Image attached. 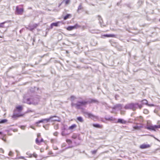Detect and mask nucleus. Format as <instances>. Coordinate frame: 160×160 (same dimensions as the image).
<instances>
[{
    "mask_svg": "<svg viewBox=\"0 0 160 160\" xmlns=\"http://www.w3.org/2000/svg\"><path fill=\"white\" fill-rule=\"evenodd\" d=\"M88 103V101L85 100L81 101H78L75 104V107L78 109H80L82 106H86Z\"/></svg>",
    "mask_w": 160,
    "mask_h": 160,
    "instance_id": "f257e3e1",
    "label": "nucleus"
},
{
    "mask_svg": "<svg viewBox=\"0 0 160 160\" xmlns=\"http://www.w3.org/2000/svg\"><path fill=\"white\" fill-rule=\"evenodd\" d=\"M137 108L136 103H129L127 104L125 106V108L126 109H132L133 111L135 110Z\"/></svg>",
    "mask_w": 160,
    "mask_h": 160,
    "instance_id": "f03ea898",
    "label": "nucleus"
},
{
    "mask_svg": "<svg viewBox=\"0 0 160 160\" xmlns=\"http://www.w3.org/2000/svg\"><path fill=\"white\" fill-rule=\"evenodd\" d=\"M24 12V9L23 8H19L17 6L16 7V13L18 15H22Z\"/></svg>",
    "mask_w": 160,
    "mask_h": 160,
    "instance_id": "7ed1b4c3",
    "label": "nucleus"
},
{
    "mask_svg": "<svg viewBox=\"0 0 160 160\" xmlns=\"http://www.w3.org/2000/svg\"><path fill=\"white\" fill-rule=\"evenodd\" d=\"M43 142V139L41 137H37L35 140V142L36 144L39 145H41V142Z\"/></svg>",
    "mask_w": 160,
    "mask_h": 160,
    "instance_id": "20e7f679",
    "label": "nucleus"
},
{
    "mask_svg": "<svg viewBox=\"0 0 160 160\" xmlns=\"http://www.w3.org/2000/svg\"><path fill=\"white\" fill-rule=\"evenodd\" d=\"M151 146L149 144H142L140 146V148L141 149H144L149 148Z\"/></svg>",
    "mask_w": 160,
    "mask_h": 160,
    "instance_id": "39448f33",
    "label": "nucleus"
},
{
    "mask_svg": "<svg viewBox=\"0 0 160 160\" xmlns=\"http://www.w3.org/2000/svg\"><path fill=\"white\" fill-rule=\"evenodd\" d=\"M84 113L87 115L88 117L91 119H93L94 118H96L97 117L94 115L92 114L91 113H90L88 112H85Z\"/></svg>",
    "mask_w": 160,
    "mask_h": 160,
    "instance_id": "423d86ee",
    "label": "nucleus"
},
{
    "mask_svg": "<svg viewBox=\"0 0 160 160\" xmlns=\"http://www.w3.org/2000/svg\"><path fill=\"white\" fill-rule=\"evenodd\" d=\"M61 22L60 21H58L57 22H53L51 23L50 25V28L51 29H52L54 26L58 27L59 26L58 24Z\"/></svg>",
    "mask_w": 160,
    "mask_h": 160,
    "instance_id": "0eeeda50",
    "label": "nucleus"
},
{
    "mask_svg": "<svg viewBox=\"0 0 160 160\" xmlns=\"http://www.w3.org/2000/svg\"><path fill=\"white\" fill-rule=\"evenodd\" d=\"M135 121H138L140 122H143V119L142 117L140 116L136 117L134 119Z\"/></svg>",
    "mask_w": 160,
    "mask_h": 160,
    "instance_id": "6e6552de",
    "label": "nucleus"
},
{
    "mask_svg": "<svg viewBox=\"0 0 160 160\" xmlns=\"http://www.w3.org/2000/svg\"><path fill=\"white\" fill-rule=\"evenodd\" d=\"M145 128L146 129L149 130H153V131L156 130L155 125L150 126H149L146 127Z\"/></svg>",
    "mask_w": 160,
    "mask_h": 160,
    "instance_id": "1a4fd4ad",
    "label": "nucleus"
},
{
    "mask_svg": "<svg viewBox=\"0 0 160 160\" xmlns=\"http://www.w3.org/2000/svg\"><path fill=\"white\" fill-rule=\"evenodd\" d=\"M77 126L76 124H73L68 128V129L71 131H72L76 128Z\"/></svg>",
    "mask_w": 160,
    "mask_h": 160,
    "instance_id": "9d476101",
    "label": "nucleus"
},
{
    "mask_svg": "<svg viewBox=\"0 0 160 160\" xmlns=\"http://www.w3.org/2000/svg\"><path fill=\"white\" fill-rule=\"evenodd\" d=\"M142 128V126H138V125H137L135 126H133V128L134 130H140Z\"/></svg>",
    "mask_w": 160,
    "mask_h": 160,
    "instance_id": "9b49d317",
    "label": "nucleus"
},
{
    "mask_svg": "<svg viewBox=\"0 0 160 160\" xmlns=\"http://www.w3.org/2000/svg\"><path fill=\"white\" fill-rule=\"evenodd\" d=\"M92 126L96 128L101 129L103 128V125L98 124H93Z\"/></svg>",
    "mask_w": 160,
    "mask_h": 160,
    "instance_id": "f8f14e48",
    "label": "nucleus"
},
{
    "mask_svg": "<svg viewBox=\"0 0 160 160\" xmlns=\"http://www.w3.org/2000/svg\"><path fill=\"white\" fill-rule=\"evenodd\" d=\"M117 122L122 124H126V121L123 119L119 118L118 119Z\"/></svg>",
    "mask_w": 160,
    "mask_h": 160,
    "instance_id": "ddd939ff",
    "label": "nucleus"
},
{
    "mask_svg": "<svg viewBox=\"0 0 160 160\" xmlns=\"http://www.w3.org/2000/svg\"><path fill=\"white\" fill-rule=\"evenodd\" d=\"M23 116V114H17L16 113H14L12 116V118H15L17 117H21Z\"/></svg>",
    "mask_w": 160,
    "mask_h": 160,
    "instance_id": "4468645a",
    "label": "nucleus"
},
{
    "mask_svg": "<svg viewBox=\"0 0 160 160\" xmlns=\"http://www.w3.org/2000/svg\"><path fill=\"white\" fill-rule=\"evenodd\" d=\"M83 9V8L82 6V5L81 4H80L79 6H78V9H77V12L79 13H80V11L81 10H82Z\"/></svg>",
    "mask_w": 160,
    "mask_h": 160,
    "instance_id": "2eb2a0df",
    "label": "nucleus"
},
{
    "mask_svg": "<svg viewBox=\"0 0 160 160\" xmlns=\"http://www.w3.org/2000/svg\"><path fill=\"white\" fill-rule=\"evenodd\" d=\"M103 36L107 37H112L114 38L115 37V35L114 34H104L103 35Z\"/></svg>",
    "mask_w": 160,
    "mask_h": 160,
    "instance_id": "dca6fc26",
    "label": "nucleus"
},
{
    "mask_svg": "<svg viewBox=\"0 0 160 160\" xmlns=\"http://www.w3.org/2000/svg\"><path fill=\"white\" fill-rule=\"evenodd\" d=\"M16 109L18 112H21L23 109V108L22 106H19L16 107Z\"/></svg>",
    "mask_w": 160,
    "mask_h": 160,
    "instance_id": "f3484780",
    "label": "nucleus"
},
{
    "mask_svg": "<svg viewBox=\"0 0 160 160\" xmlns=\"http://www.w3.org/2000/svg\"><path fill=\"white\" fill-rule=\"evenodd\" d=\"M71 14H68L64 17L63 19L64 20H66L68 18H71Z\"/></svg>",
    "mask_w": 160,
    "mask_h": 160,
    "instance_id": "a211bd4d",
    "label": "nucleus"
},
{
    "mask_svg": "<svg viewBox=\"0 0 160 160\" xmlns=\"http://www.w3.org/2000/svg\"><path fill=\"white\" fill-rule=\"evenodd\" d=\"M98 101L96 99H90V101L88 102V103H98Z\"/></svg>",
    "mask_w": 160,
    "mask_h": 160,
    "instance_id": "6ab92c4d",
    "label": "nucleus"
},
{
    "mask_svg": "<svg viewBox=\"0 0 160 160\" xmlns=\"http://www.w3.org/2000/svg\"><path fill=\"white\" fill-rule=\"evenodd\" d=\"M66 29L69 31H72L74 29L73 26H69L66 28Z\"/></svg>",
    "mask_w": 160,
    "mask_h": 160,
    "instance_id": "aec40b11",
    "label": "nucleus"
},
{
    "mask_svg": "<svg viewBox=\"0 0 160 160\" xmlns=\"http://www.w3.org/2000/svg\"><path fill=\"white\" fill-rule=\"evenodd\" d=\"M77 120L79 122H82L83 121V118L81 117H78L77 118Z\"/></svg>",
    "mask_w": 160,
    "mask_h": 160,
    "instance_id": "412c9836",
    "label": "nucleus"
},
{
    "mask_svg": "<svg viewBox=\"0 0 160 160\" xmlns=\"http://www.w3.org/2000/svg\"><path fill=\"white\" fill-rule=\"evenodd\" d=\"M48 121V120L47 119H42V120H41L40 121H38L37 122H36V123L38 124L40 123L43 122L44 121Z\"/></svg>",
    "mask_w": 160,
    "mask_h": 160,
    "instance_id": "4be33fe9",
    "label": "nucleus"
},
{
    "mask_svg": "<svg viewBox=\"0 0 160 160\" xmlns=\"http://www.w3.org/2000/svg\"><path fill=\"white\" fill-rule=\"evenodd\" d=\"M77 137L78 135L77 134L75 133H73L72 136V138L74 139L77 138Z\"/></svg>",
    "mask_w": 160,
    "mask_h": 160,
    "instance_id": "5701e85b",
    "label": "nucleus"
},
{
    "mask_svg": "<svg viewBox=\"0 0 160 160\" xmlns=\"http://www.w3.org/2000/svg\"><path fill=\"white\" fill-rule=\"evenodd\" d=\"M74 29H77L78 28L81 27V26L78 25L77 24H75L74 26H73Z\"/></svg>",
    "mask_w": 160,
    "mask_h": 160,
    "instance_id": "b1692460",
    "label": "nucleus"
},
{
    "mask_svg": "<svg viewBox=\"0 0 160 160\" xmlns=\"http://www.w3.org/2000/svg\"><path fill=\"white\" fill-rule=\"evenodd\" d=\"M27 155L28 156V157L29 158H32V154L30 153L29 152H28L26 153Z\"/></svg>",
    "mask_w": 160,
    "mask_h": 160,
    "instance_id": "393cba45",
    "label": "nucleus"
},
{
    "mask_svg": "<svg viewBox=\"0 0 160 160\" xmlns=\"http://www.w3.org/2000/svg\"><path fill=\"white\" fill-rule=\"evenodd\" d=\"M32 157H34L35 158H37L38 157V155L35 152H34L32 154Z\"/></svg>",
    "mask_w": 160,
    "mask_h": 160,
    "instance_id": "a878e982",
    "label": "nucleus"
},
{
    "mask_svg": "<svg viewBox=\"0 0 160 160\" xmlns=\"http://www.w3.org/2000/svg\"><path fill=\"white\" fill-rule=\"evenodd\" d=\"M8 120L6 119H3L0 121V123H2L6 122Z\"/></svg>",
    "mask_w": 160,
    "mask_h": 160,
    "instance_id": "bb28decb",
    "label": "nucleus"
},
{
    "mask_svg": "<svg viewBox=\"0 0 160 160\" xmlns=\"http://www.w3.org/2000/svg\"><path fill=\"white\" fill-rule=\"evenodd\" d=\"M143 113L145 114H148L149 113V111L147 109H144L143 111Z\"/></svg>",
    "mask_w": 160,
    "mask_h": 160,
    "instance_id": "cd10ccee",
    "label": "nucleus"
},
{
    "mask_svg": "<svg viewBox=\"0 0 160 160\" xmlns=\"http://www.w3.org/2000/svg\"><path fill=\"white\" fill-rule=\"evenodd\" d=\"M38 26V25L37 24H35L33 26V28H31L29 29V30L31 31H32L33 29L34 28H35Z\"/></svg>",
    "mask_w": 160,
    "mask_h": 160,
    "instance_id": "c85d7f7f",
    "label": "nucleus"
},
{
    "mask_svg": "<svg viewBox=\"0 0 160 160\" xmlns=\"http://www.w3.org/2000/svg\"><path fill=\"white\" fill-rule=\"evenodd\" d=\"M66 142L67 143H68V144H71L72 143V141L69 139H67L66 140Z\"/></svg>",
    "mask_w": 160,
    "mask_h": 160,
    "instance_id": "c756f323",
    "label": "nucleus"
},
{
    "mask_svg": "<svg viewBox=\"0 0 160 160\" xmlns=\"http://www.w3.org/2000/svg\"><path fill=\"white\" fill-rule=\"evenodd\" d=\"M136 106H138L139 108L140 109H141V108H142V105L141 104H139L138 103H136Z\"/></svg>",
    "mask_w": 160,
    "mask_h": 160,
    "instance_id": "7c9ffc66",
    "label": "nucleus"
},
{
    "mask_svg": "<svg viewBox=\"0 0 160 160\" xmlns=\"http://www.w3.org/2000/svg\"><path fill=\"white\" fill-rule=\"evenodd\" d=\"M142 102H143L144 104H147L148 103V101L146 100H143L142 101Z\"/></svg>",
    "mask_w": 160,
    "mask_h": 160,
    "instance_id": "2f4dec72",
    "label": "nucleus"
},
{
    "mask_svg": "<svg viewBox=\"0 0 160 160\" xmlns=\"http://www.w3.org/2000/svg\"><path fill=\"white\" fill-rule=\"evenodd\" d=\"M8 155L10 156H13V153L11 151L9 152L8 153Z\"/></svg>",
    "mask_w": 160,
    "mask_h": 160,
    "instance_id": "473e14b6",
    "label": "nucleus"
},
{
    "mask_svg": "<svg viewBox=\"0 0 160 160\" xmlns=\"http://www.w3.org/2000/svg\"><path fill=\"white\" fill-rule=\"evenodd\" d=\"M65 1V3L66 5L68 4L70 2V0H64Z\"/></svg>",
    "mask_w": 160,
    "mask_h": 160,
    "instance_id": "72a5a7b5",
    "label": "nucleus"
},
{
    "mask_svg": "<svg viewBox=\"0 0 160 160\" xmlns=\"http://www.w3.org/2000/svg\"><path fill=\"white\" fill-rule=\"evenodd\" d=\"M70 98L72 100H73L75 98V97L74 96H72L70 97Z\"/></svg>",
    "mask_w": 160,
    "mask_h": 160,
    "instance_id": "f704fd0d",
    "label": "nucleus"
},
{
    "mask_svg": "<svg viewBox=\"0 0 160 160\" xmlns=\"http://www.w3.org/2000/svg\"><path fill=\"white\" fill-rule=\"evenodd\" d=\"M97 150H94L92 151V154H95L97 152Z\"/></svg>",
    "mask_w": 160,
    "mask_h": 160,
    "instance_id": "c9c22d12",
    "label": "nucleus"
},
{
    "mask_svg": "<svg viewBox=\"0 0 160 160\" xmlns=\"http://www.w3.org/2000/svg\"><path fill=\"white\" fill-rule=\"evenodd\" d=\"M25 127L24 126H21L20 127V128L22 130L24 129L25 128Z\"/></svg>",
    "mask_w": 160,
    "mask_h": 160,
    "instance_id": "e433bc0d",
    "label": "nucleus"
},
{
    "mask_svg": "<svg viewBox=\"0 0 160 160\" xmlns=\"http://www.w3.org/2000/svg\"><path fill=\"white\" fill-rule=\"evenodd\" d=\"M58 135V133L57 132H55L53 133V135L55 136H57Z\"/></svg>",
    "mask_w": 160,
    "mask_h": 160,
    "instance_id": "4c0bfd02",
    "label": "nucleus"
},
{
    "mask_svg": "<svg viewBox=\"0 0 160 160\" xmlns=\"http://www.w3.org/2000/svg\"><path fill=\"white\" fill-rule=\"evenodd\" d=\"M5 22H3L0 23V28H3V26L2 25V24H4Z\"/></svg>",
    "mask_w": 160,
    "mask_h": 160,
    "instance_id": "58836bf2",
    "label": "nucleus"
},
{
    "mask_svg": "<svg viewBox=\"0 0 160 160\" xmlns=\"http://www.w3.org/2000/svg\"><path fill=\"white\" fill-rule=\"evenodd\" d=\"M156 129L160 128V125H155Z\"/></svg>",
    "mask_w": 160,
    "mask_h": 160,
    "instance_id": "ea45409f",
    "label": "nucleus"
},
{
    "mask_svg": "<svg viewBox=\"0 0 160 160\" xmlns=\"http://www.w3.org/2000/svg\"><path fill=\"white\" fill-rule=\"evenodd\" d=\"M0 152L3 153H4V151L3 149L0 148Z\"/></svg>",
    "mask_w": 160,
    "mask_h": 160,
    "instance_id": "a19ab883",
    "label": "nucleus"
},
{
    "mask_svg": "<svg viewBox=\"0 0 160 160\" xmlns=\"http://www.w3.org/2000/svg\"><path fill=\"white\" fill-rule=\"evenodd\" d=\"M53 154V152H52L50 151H49L48 152V155H52V154Z\"/></svg>",
    "mask_w": 160,
    "mask_h": 160,
    "instance_id": "79ce46f5",
    "label": "nucleus"
},
{
    "mask_svg": "<svg viewBox=\"0 0 160 160\" xmlns=\"http://www.w3.org/2000/svg\"><path fill=\"white\" fill-rule=\"evenodd\" d=\"M40 151L41 152H43L44 151V149L43 148H42L40 149Z\"/></svg>",
    "mask_w": 160,
    "mask_h": 160,
    "instance_id": "37998d69",
    "label": "nucleus"
},
{
    "mask_svg": "<svg viewBox=\"0 0 160 160\" xmlns=\"http://www.w3.org/2000/svg\"><path fill=\"white\" fill-rule=\"evenodd\" d=\"M55 140L53 139H52L51 140V142L52 143H53L54 142Z\"/></svg>",
    "mask_w": 160,
    "mask_h": 160,
    "instance_id": "c03bdc74",
    "label": "nucleus"
},
{
    "mask_svg": "<svg viewBox=\"0 0 160 160\" xmlns=\"http://www.w3.org/2000/svg\"><path fill=\"white\" fill-rule=\"evenodd\" d=\"M19 158L20 159H22L25 160V158L24 157H22V156L20 157H19Z\"/></svg>",
    "mask_w": 160,
    "mask_h": 160,
    "instance_id": "a18cd8bd",
    "label": "nucleus"
},
{
    "mask_svg": "<svg viewBox=\"0 0 160 160\" xmlns=\"http://www.w3.org/2000/svg\"><path fill=\"white\" fill-rule=\"evenodd\" d=\"M70 36H71L74 37L76 36V34L75 33H74L73 34H70Z\"/></svg>",
    "mask_w": 160,
    "mask_h": 160,
    "instance_id": "49530a36",
    "label": "nucleus"
},
{
    "mask_svg": "<svg viewBox=\"0 0 160 160\" xmlns=\"http://www.w3.org/2000/svg\"><path fill=\"white\" fill-rule=\"evenodd\" d=\"M75 104H74V103H71V106H72V107H73V106H75Z\"/></svg>",
    "mask_w": 160,
    "mask_h": 160,
    "instance_id": "de8ad7c7",
    "label": "nucleus"
},
{
    "mask_svg": "<svg viewBox=\"0 0 160 160\" xmlns=\"http://www.w3.org/2000/svg\"><path fill=\"white\" fill-rule=\"evenodd\" d=\"M57 117L56 116L51 117H50L49 119H51L53 117Z\"/></svg>",
    "mask_w": 160,
    "mask_h": 160,
    "instance_id": "09e8293b",
    "label": "nucleus"
},
{
    "mask_svg": "<svg viewBox=\"0 0 160 160\" xmlns=\"http://www.w3.org/2000/svg\"><path fill=\"white\" fill-rule=\"evenodd\" d=\"M38 137H41L40 134H38L37 135Z\"/></svg>",
    "mask_w": 160,
    "mask_h": 160,
    "instance_id": "8fccbe9b",
    "label": "nucleus"
},
{
    "mask_svg": "<svg viewBox=\"0 0 160 160\" xmlns=\"http://www.w3.org/2000/svg\"><path fill=\"white\" fill-rule=\"evenodd\" d=\"M27 101H29L30 100V99L29 98H28V99H27Z\"/></svg>",
    "mask_w": 160,
    "mask_h": 160,
    "instance_id": "3c124183",
    "label": "nucleus"
},
{
    "mask_svg": "<svg viewBox=\"0 0 160 160\" xmlns=\"http://www.w3.org/2000/svg\"><path fill=\"white\" fill-rule=\"evenodd\" d=\"M48 149V147L46 148V149Z\"/></svg>",
    "mask_w": 160,
    "mask_h": 160,
    "instance_id": "603ef678",
    "label": "nucleus"
},
{
    "mask_svg": "<svg viewBox=\"0 0 160 160\" xmlns=\"http://www.w3.org/2000/svg\"><path fill=\"white\" fill-rule=\"evenodd\" d=\"M159 21L160 22V19H159Z\"/></svg>",
    "mask_w": 160,
    "mask_h": 160,
    "instance_id": "864d4df0",
    "label": "nucleus"
}]
</instances>
